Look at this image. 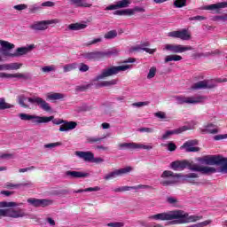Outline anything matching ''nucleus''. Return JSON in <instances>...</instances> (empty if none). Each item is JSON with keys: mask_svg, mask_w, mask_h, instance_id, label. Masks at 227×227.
I'll list each match as a JSON object with an SVG mask.
<instances>
[{"mask_svg": "<svg viewBox=\"0 0 227 227\" xmlns=\"http://www.w3.org/2000/svg\"><path fill=\"white\" fill-rule=\"evenodd\" d=\"M149 219H153L154 221H171L169 224H185L187 223H196V221L203 219V216L189 215L184 210H173L151 215Z\"/></svg>", "mask_w": 227, "mask_h": 227, "instance_id": "nucleus-1", "label": "nucleus"}, {"mask_svg": "<svg viewBox=\"0 0 227 227\" xmlns=\"http://www.w3.org/2000/svg\"><path fill=\"white\" fill-rule=\"evenodd\" d=\"M190 169V171H198L202 175H212V173H217V169L214 167H201L193 161L187 160H176L170 163V169L173 171H184V169Z\"/></svg>", "mask_w": 227, "mask_h": 227, "instance_id": "nucleus-2", "label": "nucleus"}, {"mask_svg": "<svg viewBox=\"0 0 227 227\" xmlns=\"http://www.w3.org/2000/svg\"><path fill=\"white\" fill-rule=\"evenodd\" d=\"M200 176L196 173H190V174H175L173 171L165 170L161 174V178H171L169 180L162 181L160 184L164 187H168V185H175L177 184L178 178H181L183 182H187V184H196V180L194 178H199Z\"/></svg>", "mask_w": 227, "mask_h": 227, "instance_id": "nucleus-3", "label": "nucleus"}, {"mask_svg": "<svg viewBox=\"0 0 227 227\" xmlns=\"http://www.w3.org/2000/svg\"><path fill=\"white\" fill-rule=\"evenodd\" d=\"M17 202L0 201V216L1 217H12V219H19V217H26L27 214L24 212V209H11L12 207H18Z\"/></svg>", "mask_w": 227, "mask_h": 227, "instance_id": "nucleus-4", "label": "nucleus"}, {"mask_svg": "<svg viewBox=\"0 0 227 227\" xmlns=\"http://www.w3.org/2000/svg\"><path fill=\"white\" fill-rule=\"evenodd\" d=\"M197 160L200 164H207V166H222L219 172L227 173V158L223 155H207L203 158H198Z\"/></svg>", "mask_w": 227, "mask_h": 227, "instance_id": "nucleus-5", "label": "nucleus"}, {"mask_svg": "<svg viewBox=\"0 0 227 227\" xmlns=\"http://www.w3.org/2000/svg\"><path fill=\"white\" fill-rule=\"evenodd\" d=\"M118 54H120V51L116 50V48H112L105 51H85L81 56L87 61H100L104 58H111V56H118Z\"/></svg>", "mask_w": 227, "mask_h": 227, "instance_id": "nucleus-6", "label": "nucleus"}, {"mask_svg": "<svg viewBox=\"0 0 227 227\" xmlns=\"http://www.w3.org/2000/svg\"><path fill=\"white\" fill-rule=\"evenodd\" d=\"M26 100H27L30 104H33L35 106H39L41 109L43 111H46L47 113H51L52 111V108L51 106H49V103L45 102L43 98L40 97H34V98H26L24 95H20L18 97V103L24 108V109H29V105L26 104Z\"/></svg>", "mask_w": 227, "mask_h": 227, "instance_id": "nucleus-7", "label": "nucleus"}, {"mask_svg": "<svg viewBox=\"0 0 227 227\" xmlns=\"http://www.w3.org/2000/svg\"><path fill=\"white\" fill-rule=\"evenodd\" d=\"M132 68V66L130 65H125V66H111L107 68H105L101 71V74H98L95 77V81H100L102 79H106L107 77H113V75H116L120 74V72H125L126 70H129Z\"/></svg>", "mask_w": 227, "mask_h": 227, "instance_id": "nucleus-8", "label": "nucleus"}, {"mask_svg": "<svg viewBox=\"0 0 227 227\" xmlns=\"http://www.w3.org/2000/svg\"><path fill=\"white\" fill-rule=\"evenodd\" d=\"M41 118H51L50 121H52L54 125H61V123H63L64 125H61L59 128L60 132H68V130H74V129L77 127V122L75 121H68L63 119H54V116H50V117L43 116Z\"/></svg>", "mask_w": 227, "mask_h": 227, "instance_id": "nucleus-9", "label": "nucleus"}, {"mask_svg": "<svg viewBox=\"0 0 227 227\" xmlns=\"http://www.w3.org/2000/svg\"><path fill=\"white\" fill-rule=\"evenodd\" d=\"M59 22H61V20L59 19L35 21L30 26V29H33L34 31H45L46 29H49L51 24H59Z\"/></svg>", "mask_w": 227, "mask_h": 227, "instance_id": "nucleus-10", "label": "nucleus"}, {"mask_svg": "<svg viewBox=\"0 0 227 227\" xmlns=\"http://www.w3.org/2000/svg\"><path fill=\"white\" fill-rule=\"evenodd\" d=\"M18 116L23 121H32V123H49V121H51V120H52V117L45 118V117H42V116L30 115L27 114H19Z\"/></svg>", "mask_w": 227, "mask_h": 227, "instance_id": "nucleus-11", "label": "nucleus"}, {"mask_svg": "<svg viewBox=\"0 0 227 227\" xmlns=\"http://www.w3.org/2000/svg\"><path fill=\"white\" fill-rule=\"evenodd\" d=\"M192 46H184L182 44H166L163 51H169L173 54H181L186 51H193Z\"/></svg>", "mask_w": 227, "mask_h": 227, "instance_id": "nucleus-12", "label": "nucleus"}, {"mask_svg": "<svg viewBox=\"0 0 227 227\" xmlns=\"http://www.w3.org/2000/svg\"><path fill=\"white\" fill-rule=\"evenodd\" d=\"M27 203L32 207H35V208H45V207H51L54 200L49 199H28Z\"/></svg>", "mask_w": 227, "mask_h": 227, "instance_id": "nucleus-13", "label": "nucleus"}, {"mask_svg": "<svg viewBox=\"0 0 227 227\" xmlns=\"http://www.w3.org/2000/svg\"><path fill=\"white\" fill-rule=\"evenodd\" d=\"M152 150L153 148L152 145H146L143 144H136V143H122L119 144V150Z\"/></svg>", "mask_w": 227, "mask_h": 227, "instance_id": "nucleus-14", "label": "nucleus"}, {"mask_svg": "<svg viewBox=\"0 0 227 227\" xmlns=\"http://www.w3.org/2000/svg\"><path fill=\"white\" fill-rule=\"evenodd\" d=\"M192 129H194V127L189 125V126H182L181 128H178L173 130H167L165 134L162 135L161 139L162 141H166V139H169L171 136L182 134V132H185V130H192Z\"/></svg>", "mask_w": 227, "mask_h": 227, "instance_id": "nucleus-15", "label": "nucleus"}, {"mask_svg": "<svg viewBox=\"0 0 227 227\" xmlns=\"http://www.w3.org/2000/svg\"><path fill=\"white\" fill-rule=\"evenodd\" d=\"M132 167H126L120 169H115L110 173H108L106 176H105L106 180H113V178H116V176H122V175H127L128 173H130L132 171Z\"/></svg>", "mask_w": 227, "mask_h": 227, "instance_id": "nucleus-16", "label": "nucleus"}, {"mask_svg": "<svg viewBox=\"0 0 227 227\" xmlns=\"http://www.w3.org/2000/svg\"><path fill=\"white\" fill-rule=\"evenodd\" d=\"M170 38H179L180 40L187 41L191 39V34L185 28L177 31H172L168 34Z\"/></svg>", "mask_w": 227, "mask_h": 227, "instance_id": "nucleus-17", "label": "nucleus"}, {"mask_svg": "<svg viewBox=\"0 0 227 227\" xmlns=\"http://www.w3.org/2000/svg\"><path fill=\"white\" fill-rule=\"evenodd\" d=\"M217 84L212 83L207 80L198 82L192 86V90H214L216 88Z\"/></svg>", "mask_w": 227, "mask_h": 227, "instance_id": "nucleus-18", "label": "nucleus"}, {"mask_svg": "<svg viewBox=\"0 0 227 227\" xmlns=\"http://www.w3.org/2000/svg\"><path fill=\"white\" fill-rule=\"evenodd\" d=\"M0 77L2 79H24V81H29L31 80V74H21V73H17V74H6V73H0Z\"/></svg>", "mask_w": 227, "mask_h": 227, "instance_id": "nucleus-19", "label": "nucleus"}, {"mask_svg": "<svg viewBox=\"0 0 227 227\" xmlns=\"http://www.w3.org/2000/svg\"><path fill=\"white\" fill-rule=\"evenodd\" d=\"M199 142L197 139H193V140H188L186 141L182 146L181 148H183L184 150H185V152L187 153H191V152H200V147H196L198 146Z\"/></svg>", "mask_w": 227, "mask_h": 227, "instance_id": "nucleus-20", "label": "nucleus"}, {"mask_svg": "<svg viewBox=\"0 0 227 227\" xmlns=\"http://www.w3.org/2000/svg\"><path fill=\"white\" fill-rule=\"evenodd\" d=\"M146 47H150V43L146 42L141 45L133 46L130 48L129 52H141V51H145V52H147L148 54H153V52H155V49Z\"/></svg>", "mask_w": 227, "mask_h": 227, "instance_id": "nucleus-21", "label": "nucleus"}, {"mask_svg": "<svg viewBox=\"0 0 227 227\" xmlns=\"http://www.w3.org/2000/svg\"><path fill=\"white\" fill-rule=\"evenodd\" d=\"M138 189H153V186L146 184H138L137 186H122L119 188H115L114 190V192H125L127 191H137Z\"/></svg>", "mask_w": 227, "mask_h": 227, "instance_id": "nucleus-22", "label": "nucleus"}, {"mask_svg": "<svg viewBox=\"0 0 227 227\" xmlns=\"http://www.w3.org/2000/svg\"><path fill=\"white\" fill-rule=\"evenodd\" d=\"M223 8H227V1L213 4L210 5H206L203 9L209 10L211 12H215V13H221V9Z\"/></svg>", "mask_w": 227, "mask_h": 227, "instance_id": "nucleus-23", "label": "nucleus"}, {"mask_svg": "<svg viewBox=\"0 0 227 227\" xmlns=\"http://www.w3.org/2000/svg\"><path fill=\"white\" fill-rule=\"evenodd\" d=\"M65 176H67V178H87V176H90V173L88 172H82V171H72L67 170L65 172Z\"/></svg>", "mask_w": 227, "mask_h": 227, "instance_id": "nucleus-24", "label": "nucleus"}, {"mask_svg": "<svg viewBox=\"0 0 227 227\" xmlns=\"http://www.w3.org/2000/svg\"><path fill=\"white\" fill-rule=\"evenodd\" d=\"M130 4V0H121L116 2V4H111L107 7H106V11L109 12L111 10H118L119 8H129V5Z\"/></svg>", "mask_w": 227, "mask_h": 227, "instance_id": "nucleus-25", "label": "nucleus"}, {"mask_svg": "<svg viewBox=\"0 0 227 227\" xmlns=\"http://www.w3.org/2000/svg\"><path fill=\"white\" fill-rule=\"evenodd\" d=\"M33 49H35V45L33 44H30L28 47H20L12 53V58H20V56L27 54V52L33 51Z\"/></svg>", "mask_w": 227, "mask_h": 227, "instance_id": "nucleus-26", "label": "nucleus"}, {"mask_svg": "<svg viewBox=\"0 0 227 227\" xmlns=\"http://www.w3.org/2000/svg\"><path fill=\"white\" fill-rule=\"evenodd\" d=\"M75 155L79 157L80 159H83L85 162H91L93 160V153L88 151H76Z\"/></svg>", "mask_w": 227, "mask_h": 227, "instance_id": "nucleus-27", "label": "nucleus"}, {"mask_svg": "<svg viewBox=\"0 0 227 227\" xmlns=\"http://www.w3.org/2000/svg\"><path fill=\"white\" fill-rule=\"evenodd\" d=\"M69 4L75 8H91L92 4L82 0H69Z\"/></svg>", "mask_w": 227, "mask_h": 227, "instance_id": "nucleus-28", "label": "nucleus"}, {"mask_svg": "<svg viewBox=\"0 0 227 227\" xmlns=\"http://www.w3.org/2000/svg\"><path fill=\"white\" fill-rule=\"evenodd\" d=\"M88 27V25L84 23H72L68 25L67 29L69 31H81V29H86Z\"/></svg>", "mask_w": 227, "mask_h": 227, "instance_id": "nucleus-29", "label": "nucleus"}, {"mask_svg": "<svg viewBox=\"0 0 227 227\" xmlns=\"http://www.w3.org/2000/svg\"><path fill=\"white\" fill-rule=\"evenodd\" d=\"M5 187L6 189H15L17 187H33V183L29 181L27 183L16 184H13L12 183H6Z\"/></svg>", "mask_w": 227, "mask_h": 227, "instance_id": "nucleus-30", "label": "nucleus"}, {"mask_svg": "<svg viewBox=\"0 0 227 227\" xmlns=\"http://www.w3.org/2000/svg\"><path fill=\"white\" fill-rule=\"evenodd\" d=\"M214 127H215V125L212 123L207 124L204 129H201L202 134H217L219 132V129Z\"/></svg>", "mask_w": 227, "mask_h": 227, "instance_id": "nucleus-31", "label": "nucleus"}, {"mask_svg": "<svg viewBox=\"0 0 227 227\" xmlns=\"http://www.w3.org/2000/svg\"><path fill=\"white\" fill-rule=\"evenodd\" d=\"M175 100L176 101V104L179 106H182L184 104H191V98H186L184 96H176L174 97Z\"/></svg>", "mask_w": 227, "mask_h": 227, "instance_id": "nucleus-32", "label": "nucleus"}, {"mask_svg": "<svg viewBox=\"0 0 227 227\" xmlns=\"http://www.w3.org/2000/svg\"><path fill=\"white\" fill-rule=\"evenodd\" d=\"M105 138H106V137H87V143H89L90 145H95V143L97 145H100L102 143V141H104Z\"/></svg>", "mask_w": 227, "mask_h": 227, "instance_id": "nucleus-33", "label": "nucleus"}, {"mask_svg": "<svg viewBox=\"0 0 227 227\" xmlns=\"http://www.w3.org/2000/svg\"><path fill=\"white\" fill-rule=\"evenodd\" d=\"M15 107L13 105L6 103L4 98H0V111H4V109H12Z\"/></svg>", "mask_w": 227, "mask_h": 227, "instance_id": "nucleus-34", "label": "nucleus"}, {"mask_svg": "<svg viewBox=\"0 0 227 227\" xmlns=\"http://www.w3.org/2000/svg\"><path fill=\"white\" fill-rule=\"evenodd\" d=\"M207 100L206 96H198V97H191L190 98V104H202V102H205Z\"/></svg>", "mask_w": 227, "mask_h": 227, "instance_id": "nucleus-35", "label": "nucleus"}, {"mask_svg": "<svg viewBox=\"0 0 227 227\" xmlns=\"http://www.w3.org/2000/svg\"><path fill=\"white\" fill-rule=\"evenodd\" d=\"M77 67H79V64H77L75 62L65 65V66H63V72H64V74L72 72V70H76Z\"/></svg>", "mask_w": 227, "mask_h": 227, "instance_id": "nucleus-36", "label": "nucleus"}, {"mask_svg": "<svg viewBox=\"0 0 227 227\" xmlns=\"http://www.w3.org/2000/svg\"><path fill=\"white\" fill-rule=\"evenodd\" d=\"M114 15H120V16H122V15H126V16H132L134 15V11L133 9H126V10H122V11H115L114 12Z\"/></svg>", "mask_w": 227, "mask_h": 227, "instance_id": "nucleus-37", "label": "nucleus"}, {"mask_svg": "<svg viewBox=\"0 0 227 227\" xmlns=\"http://www.w3.org/2000/svg\"><path fill=\"white\" fill-rule=\"evenodd\" d=\"M22 67V63H10L5 64V70H19Z\"/></svg>", "mask_w": 227, "mask_h": 227, "instance_id": "nucleus-38", "label": "nucleus"}, {"mask_svg": "<svg viewBox=\"0 0 227 227\" xmlns=\"http://www.w3.org/2000/svg\"><path fill=\"white\" fill-rule=\"evenodd\" d=\"M183 58L180 55H168L165 58L164 63H169L171 61H182Z\"/></svg>", "mask_w": 227, "mask_h": 227, "instance_id": "nucleus-39", "label": "nucleus"}, {"mask_svg": "<svg viewBox=\"0 0 227 227\" xmlns=\"http://www.w3.org/2000/svg\"><path fill=\"white\" fill-rule=\"evenodd\" d=\"M116 36H118V31L116 30H110L104 35L106 40H113L116 38Z\"/></svg>", "mask_w": 227, "mask_h": 227, "instance_id": "nucleus-40", "label": "nucleus"}, {"mask_svg": "<svg viewBox=\"0 0 227 227\" xmlns=\"http://www.w3.org/2000/svg\"><path fill=\"white\" fill-rule=\"evenodd\" d=\"M48 100H61V98H65V95L62 93L55 92L53 94L47 96Z\"/></svg>", "mask_w": 227, "mask_h": 227, "instance_id": "nucleus-41", "label": "nucleus"}, {"mask_svg": "<svg viewBox=\"0 0 227 227\" xmlns=\"http://www.w3.org/2000/svg\"><path fill=\"white\" fill-rule=\"evenodd\" d=\"M118 82V81L116 80H111V81H105L102 82L101 83L97 85V88H104V87H107V86H114V84H116Z\"/></svg>", "mask_w": 227, "mask_h": 227, "instance_id": "nucleus-42", "label": "nucleus"}, {"mask_svg": "<svg viewBox=\"0 0 227 227\" xmlns=\"http://www.w3.org/2000/svg\"><path fill=\"white\" fill-rule=\"evenodd\" d=\"M0 43L3 49H7L8 51H12V49H15V44L9 43L8 41H1Z\"/></svg>", "mask_w": 227, "mask_h": 227, "instance_id": "nucleus-43", "label": "nucleus"}, {"mask_svg": "<svg viewBox=\"0 0 227 227\" xmlns=\"http://www.w3.org/2000/svg\"><path fill=\"white\" fill-rule=\"evenodd\" d=\"M174 6L176 8H184V6H187V0H176Z\"/></svg>", "mask_w": 227, "mask_h": 227, "instance_id": "nucleus-44", "label": "nucleus"}, {"mask_svg": "<svg viewBox=\"0 0 227 227\" xmlns=\"http://www.w3.org/2000/svg\"><path fill=\"white\" fill-rule=\"evenodd\" d=\"M42 72H43L44 74L56 72V67L54 66H44L42 67Z\"/></svg>", "mask_w": 227, "mask_h": 227, "instance_id": "nucleus-45", "label": "nucleus"}, {"mask_svg": "<svg viewBox=\"0 0 227 227\" xmlns=\"http://www.w3.org/2000/svg\"><path fill=\"white\" fill-rule=\"evenodd\" d=\"M210 223H212V221L210 220H206L204 222L199 223H195L192 225H189L187 227H204V226H208V224H210Z\"/></svg>", "mask_w": 227, "mask_h": 227, "instance_id": "nucleus-46", "label": "nucleus"}, {"mask_svg": "<svg viewBox=\"0 0 227 227\" xmlns=\"http://www.w3.org/2000/svg\"><path fill=\"white\" fill-rule=\"evenodd\" d=\"M155 74H157V67H151L147 74V79H153V77H155Z\"/></svg>", "mask_w": 227, "mask_h": 227, "instance_id": "nucleus-47", "label": "nucleus"}, {"mask_svg": "<svg viewBox=\"0 0 227 227\" xmlns=\"http://www.w3.org/2000/svg\"><path fill=\"white\" fill-rule=\"evenodd\" d=\"M0 54H2V56H8L9 58H13V53H11L10 50H7L6 48H0Z\"/></svg>", "mask_w": 227, "mask_h": 227, "instance_id": "nucleus-48", "label": "nucleus"}, {"mask_svg": "<svg viewBox=\"0 0 227 227\" xmlns=\"http://www.w3.org/2000/svg\"><path fill=\"white\" fill-rule=\"evenodd\" d=\"M78 70L79 72H82V73L88 72L90 70V66L84 63H80Z\"/></svg>", "mask_w": 227, "mask_h": 227, "instance_id": "nucleus-49", "label": "nucleus"}, {"mask_svg": "<svg viewBox=\"0 0 227 227\" xmlns=\"http://www.w3.org/2000/svg\"><path fill=\"white\" fill-rule=\"evenodd\" d=\"M39 10H42V7L36 4H33L29 7L28 12L29 13H36L37 12H39Z\"/></svg>", "mask_w": 227, "mask_h": 227, "instance_id": "nucleus-50", "label": "nucleus"}, {"mask_svg": "<svg viewBox=\"0 0 227 227\" xmlns=\"http://www.w3.org/2000/svg\"><path fill=\"white\" fill-rule=\"evenodd\" d=\"M137 132H146L147 134H152L154 132L153 128H139Z\"/></svg>", "mask_w": 227, "mask_h": 227, "instance_id": "nucleus-51", "label": "nucleus"}, {"mask_svg": "<svg viewBox=\"0 0 227 227\" xmlns=\"http://www.w3.org/2000/svg\"><path fill=\"white\" fill-rule=\"evenodd\" d=\"M90 88H91V84L77 86L76 91H86L87 90H90Z\"/></svg>", "mask_w": 227, "mask_h": 227, "instance_id": "nucleus-52", "label": "nucleus"}, {"mask_svg": "<svg viewBox=\"0 0 227 227\" xmlns=\"http://www.w3.org/2000/svg\"><path fill=\"white\" fill-rule=\"evenodd\" d=\"M154 116L156 118H159L160 120H166V113L164 112H157V113H154Z\"/></svg>", "mask_w": 227, "mask_h": 227, "instance_id": "nucleus-53", "label": "nucleus"}, {"mask_svg": "<svg viewBox=\"0 0 227 227\" xmlns=\"http://www.w3.org/2000/svg\"><path fill=\"white\" fill-rule=\"evenodd\" d=\"M167 202H168L169 205H176L178 203V200L175 197H167Z\"/></svg>", "mask_w": 227, "mask_h": 227, "instance_id": "nucleus-54", "label": "nucleus"}, {"mask_svg": "<svg viewBox=\"0 0 227 227\" xmlns=\"http://www.w3.org/2000/svg\"><path fill=\"white\" fill-rule=\"evenodd\" d=\"M13 8L14 10H18V12H22V10H27V4H21L14 5Z\"/></svg>", "mask_w": 227, "mask_h": 227, "instance_id": "nucleus-55", "label": "nucleus"}, {"mask_svg": "<svg viewBox=\"0 0 227 227\" xmlns=\"http://www.w3.org/2000/svg\"><path fill=\"white\" fill-rule=\"evenodd\" d=\"M56 146H61V143L56 142L44 145V148H56Z\"/></svg>", "mask_w": 227, "mask_h": 227, "instance_id": "nucleus-56", "label": "nucleus"}, {"mask_svg": "<svg viewBox=\"0 0 227 227\" xmlns=\"http://www.w3.org/2000/svg\"><path fill=\"white\" fill-rule=\"evenodd\" d=\"M0 194L2 196H5L6 198H10V196L15 194V192H10V191H1Z\"/></svg>", "mask_w": 227, "mask_h": 227, "instance_id": "nucleus-57", "label": "nucleus"}, {"mask_svg": "<svg viewBox=\"0 0 227 227\" xmlns=\"http://www.w3.org/2000/svg\"><path fill=\"white\" fill-rule=\"evenodd\" d=\"M168 152H175V150H176V145H175L173 142H169L168 144Z\"/></svg>", "mask_w": 227, "mask_h": 227, "instance_id": "nucleus-58", "label": "nucleus"}, {"mask_svg": "<svg viewBox=\"0 0 227 227\" xmlns=\"http://www.w3.org/2000/svg\"><path fill=\"white\" fill-rule=\"evenodd\" d=\"M85 192H97L98 191H100V187L98 186H96V187H90V188H87V189H84Z\"/></svg>", "mask_w": 227, "mask_h": 227, "instance_id": "nucleus-59", "label": "nucleus"}, {"mask_svg": "<svg viewBox=\"0 0 227 227\" xmlns=\"http://www.w3.org/2000/svg\"><path fill=\"white\" fill-rule=\"evenodd\" d=\"M107 226H110V227H123L124 223H121V222H115V223H108Z\"/></svg>", "mask_w": 227, "mask_h": 227, "instance_id": "nucleus-60", "label": "nucleus"}, {"mask_svg": "<svg viewBox=\"0 0 227 227\" xmlns=\"http://www.w3.org/2000/svg\"><path fill=\"white\" fill-rule=\"evenodd\" d=\"M54 5H55L54 2H51V1L43 2L41 4V6L48 7V8H52V6H54Z\"/></svg>", "mask_w": 227, "mask_h": 227, "instance_id": "nucleus-61", "label": "nucleus"}, {"mask_svg": "<svg viewBox=\"0 0 227 227\" xmlns=\"http://www.w3.org/2000/svg\"><path fill=\"white\" fill-rule=\"evenodd\" d=\"M136 12H138L139 13H145L146 11L143 7L136 6L133 8V14H135Z\"/></svg>", "mask_w": 227, "mask_h": 227, "instance_id": "nucleus-62", "label": "nucleus"}, {"mask_svg": "<svg viewBox=\"0 0 227 227\" xmlns=\"http://www.w3.org/2000/svg\"><path fill=\"white\" fill-rule=\"evenodd\" d=\"M215 141H221V139H227V134L216 135L214 137Z\"/></svg>", "mask_w": 227, "mask_h": 227, "instance_id": "nucleus-63", "label": "nucleus"}, {"mask_svg": "<svg viewBox=\"0 0 227 227\" xmlns=\"http://www.w3.org/2000/svg\"><path fill=\"white\" fill-rule=\"evenodd\" d=\"M205 18L204 16H194V17H192V18H189V20H205Z\"/></svg>", "mask_w": 227, "mask_h": 227, "instance_id": "nucleus-64", "label": "nucleus"}]
</instances>
